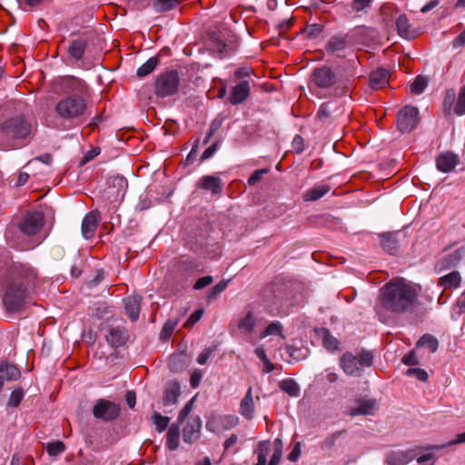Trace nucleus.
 I'll use <instances>...</instances> for the list:
<instances>
[{"label":"nucleus","instance_id":"dca6fc26","mask_svg":"<svg viewBox=\"0 0 465 465\" xmlns=\"http://www.w3.org/2000/svg\"><path fill=\"white\" fill-rule=\"evenodd\" d=\"M100 213L98 211L89 212L83 219L81 231L84 239H91L98 226Z\"/></svg>","mask_w":465,"mask_h":465},{"label":"nucleus","instance_id":"a18cd8bd","mask_svg":"<svg viewBox=\"0 0 465 465\" xmlns=\"http://www.w3.org/2000/svg\"><path fill=\"white\" fill-rule=\"evenodd\" d=\"M178 4L179 0H155L153 8L156 13H164L174 9Z\"/></svg>","mask_w":465,"mask_h":465},{"label":"nucleus","instance_id":"4c0bfd02","mask_svg":"<svg viewBox=\"0 0 465 465\" xmlns=\"http://www.w3.org/2000/svg\"><path fill=\"white\" fill-rule=\"evenodd\" d=\"M256 318L252 312H248L244 317L238 322V329L246 334H250L254 330Z\"/></svg>","mask_w":465,"mask_h":465},{"label":"nucleus","instance_id":"5701e85b","mask_svg":"<svg viewBox=\"0 0 465 465\" xmlns=\"http://www.w3.org/2000/svg\"><path fill=\"white\" fill-rule=\"evenodd\" d=\"M180 396L181 385L177 381H173L164 390L163 403L165 407L175 405L177 404Z\"/></svg>","mask_w":465,"mask_h":465},{"label":"nucleus","instance_id":"de8ad7c7","mask_svg":"<svg viewBox=\"0 0 465 465\" xmlns=\"http://www.w3.org/2000/svg\"><path fill=\"white\" fill-rule=\"evenodd\" d=\"M152 420L155 426V430L161 433L167 429L171 419L168 416H163L157 411H153L152 414Z\"/></svg>","mask_w":465,"mask_h":465},{"label":"nucleus","instance_id":"7ed1b4c3","mask_svg":"<svg viewBox=\"0 0 465 465\" xmlns=\"http://www.w3.org/2000/svg\"><path fill=\"white\" fill-rule=\"evenodd\" d=\"M35 124L24 114L10 117L0 124V143L7 148L27 144L33 138Z\"/></svg>","mask_w":465,"mask_h":465},{"label":"nucleus","instance_id":"69168bd1","mask_svg":"<svg viewBox=\"0 0 465 465\" xmlns=\"http://www.w3.org/2000/svg\"><path fill=\"white\" fill-rule=\"evenodd\" d=\"M203 315V308H199L194 311L187 321L184 322L183 326L185 328H192L196 322H198Z\"/></svg>","mask_w":465,"mask_h":465},{"label":"nucleus","instance_id":"bb28decb","mask_svg":"<svg viewBox=\"0 0 465 465\" xmlns=\"http://www.w3.org/2000/svg\"><path fill=\"white\" fill-rule=\"evenodd\" d=\"M316 335L322 340L323 346L329 351L339 350L340 341L333 337L330 331L326 328H316L314 330Z\"/></svg>","mask_w":465,"mask_h":465},{"label":"nucleus","instance_id":"ddd939ff","mask_svg":"<svg viewBox=\"0 0 465 465\" xmlns=\"http://www.w3.org/2000/svg\"><path fill=\"white\" fill-rule=\"evenodd\" d=\"M312 80L315 86L327 89L335 84L337 76L330 67L322 66L313 70Z\"/></svg>","mask_w":465,"mask_h":465},{"label":"nucleus","instance_id":"72a5a7b5","mask_svg":"<svg viewBox=\"0 0 465 465\" xmlns=\"http://www.w3.org/2000/svg\"><path fill=\"white\" fill-rule=\"evenodd\" d=\"M0 375L4 376V381H17L21 377L20 370L7 361L0 362Z\"/></svg>","mask_w":465,"mask_h":465},{"label":"nucleus","instance_id":"8fccbe9b","mask_svg":"<svg viewBox=\"0 0 465 465\" xmlns=\"http://www.w3.org/2000/svg\"><path fill=\"white\" fill-rule=\"evenodd\" d=\"M223 183L216 176H205V191L210 190L213 194H218L222 192Z\"/></svg>","mask_w":465,"mask_h":465},{"label":"nucleus","instance_id":"6e6552de","mask_svg":"<svg viewBox=\"0 0 465 465\" xmlns=\"http://www.w3.org/2000/svg\"><path fill=\"white\" fill-rule=\"evenodd\" d=\"M121 411L119 404L105 399H99L93 407V414L96 419L105 422L116 420Z\"/></svg>","mask_w":465,"mask_h":465},{"label":"nucleus","instance_id":"5fc2aeb1","mask_svg":"<svg viewBox=\"0 0 465 465\" xmlns=\"http://www.w3.org/2000/svg\"><path fill=\"white\" fill-rule=\"evenodd\" d=\"M453 113L457 115L465 114V85L460 89L458 100L454 105Z\"/></svg>","mask_w":465,"mask_h":465},{"label":"nucleus","instance_id":"c03bdc74","mask_svg":"<svg viewBox=\"0 0 465 465\" xmlns=\"http://www.w3.org/2000/svg\"><path fill=\"white\" fill-rule=\"evenodd\" d=\"M201 65L197 63L190 64L187 67L189 81L196 86H200L203 83L201 75Z\"/></svg>","mask_w":465,"mask_h":465},{"label":"nucleus","instance_id":"603ef678","mask_svg":"<svg viewBox=\"0 0 465 465\" xmlns=\"http://www.w3.org/2000/svg\"><path fill=\"white\" fill-rule=\"evenodd\" d=\"M428 85V80L422 75H419L415 78L413 83L410 85V91L413 94H420L423 93Z\"/></svg>","mask_w":465,"mask_h":465},{"label":"nucleus","instance_id":"774afa93","mask_svg":"<svg viewBox=\"0 0 465 465\" xmlns=\"http://www.w3.org/2000/svg\"><path fill=\"white\" fill-rule=\"evenodd\" d=\"M268 173V169H259L252 173L248 179V184L252 186L262 180L263 174Z\"/></svg>","mask_w":465,"mask_h":465},{"label":"nucleus","instance_id":"680f3d73","mask_svg":"<svg viewBox=\"0 0 465 465\" xmlns=\"http://www.w3.org/2000/svg\"><path fill=\"white\" fill-rule=\"evenodd\" d=\"M407 376H414L417 380L420 381H427L429 379V375L427 371L423 369L420 368H410L406 371Z\"/></svg>","mask_w":465,"mask_h":465},{"label":"nucleus","instance_id":"b1692460","mask_svg":"<svg viewBox=\"0 0 465 465\" xmlns=\"http://www.w3.org/2000/svg\"><path fill=\"white\" fill-rule=\"evenodd\" d=\"M377 409V401L374 399H361L358 401V406L351 408V416L372 415Z\"/></svg>","mask_w":465,"mask_h":465},{"label":"nucleus","instance_id":"37998d69","mask_svg":"<svg viewBox=\"0 0 465 465\" xmlns=\"http://www.w3.org/2000/svg\"><path fill=\"white\" fill-rule=\"evenodd\" d=\"M279 388L291 397H297L300 393V386L293 379H284L280 384Z\"/></svg>","mask_w":465,"mask_h":465},{"label":"nucleus","instance_id":"bf43d9fd","mask_svg":"<svg viewBox=\"0 0 465 465\" xmlns=\"http://www.w3.org/2000/svg\"><path fill=\"white\" fill-rule=\"evenodd\" d=\"M197 395L193 396L190 401L186 402V404L183 406V408L180 411L177 420L180 423H183L184 420L187 418L189 413L192 411L194 401L196 399Z\"/></svg>","mask_w":465,"mask_h":465},{"label":"nucleus","instance_id":"4d7b16f0","mask_svg":"<svg viewBox=\"0 0 465 465\" xmlns=\"http://www.w3.org/2000/svg\"><path fill=\"white\" fill-rule=\"evenodd\" d=\"M282 324L279 322H272L261 333V338H265L270 335H282Z\"/></svg>","mask_w":465,"mask_h":465},{"label":"nucleus","instance_id":"ea45409f","mask_svg":"<svg viewBox=\"0 0 465 465\" xmlns=\"http://www.w3.org/2000/svg\"><path fill=\"white\" fill-rule=\"evenodd\" d=\"M455 100H456V93L453 89H448L445 93V96L442 103L443 107V114L445 117H450L454 105H455Z\"/></svg>","mask_w":465,"mask_h":465},{"label":"nucleus","instance_id":"393cba45","mask_svg":"<svg viewBox=\"0 0 465 465\" xmlns=\"http://www.w3.org/2000/svg\"><path fill=\"white\" fill-rule=\"evenodd\" d=\"M463 255H465V247H460L440 259L436 266L440 271L450 269L455 266Z\"/></svg>","mask_w":465,"mask_h":465},{"label":"nucleus","instance_id":"cd10ccee","mask_svg":"<svg viewBox=\"0 0 465 465\" xmlns=\"http://www.w3.org/2000/svg\"><path fill=\"white\" fill-rule=\"evenodd\" d=\"M389 82V72L383 68L373 71L369 76V84L371 89L378 90L384 87Z\"/></svg>","mask_w":465,"mask_h":465},{"label":"nucleus","instance_id":"39448f33","mask_svg":"<svg viewBox=\"0 0 465 465\" xmlns=\"http://www.w3.org/2000/svg\"><path fill=\"white\" fill-rule=\"evenodd\" d=\"M373 364V354L371 351L362 350L359 356L351 352H345L340 360L342 371L350 376L360 377L363 374L364 369Z\"/></svg>","mask_w":465,"mask_h":465},{"label":"nucleus","instance_id":"423d86ee","mask_svg":"<svg viewBox=\"0 0 465 465\" xmlns=\"http://www.w3.org/2000/svg\"><path fill=\"white\" fill-rule=\"evenodd\" d=\"M180 75L174 69L160 74L153 84V93L158 98H165L178 93Z\"/></svg>","mask_w":465,"mask_h":465},{"label":"nucleus","instance_id":"e2e57ef3","mask_svg":"<svg viewBox=\"0 0 465 465\" xmlns=\"http://www.w3.org/2000/svg\"><path fill=\"white\" fill-rule=\"evenodd\" d=\"M331 113H332V111L331 109V104L324 103L320 106V108L317 112L316 117L320 121L324 122L331 116Z\"/></svg>","mask_w":465,"mask_h":465},{"label":"nucleus","instance_id":"0eeeda50","mask_svg":"<svg viewBox=\"0 0 465 465\" xmlns=\"http://www.w3.org/2000/svg\"><path fill=\"white\" fill-rule=\"evenodd\" d=\"M232 37V32L226 26L220 25L208 33V50L221 57L228 55Z\"/></svg>","mask_w":465,"mask_h":465},{"label":"nucleus","instance_id":"a878e982","mask_svg":"<svg viewBox=\"0 0 465 465\" xmlns=\"http://www.w3.org/2000/svg\"><path fill=\"white\" fill-rule=\"evenodd\" d=\"M254 401L252 396V388L250 387L241 401L239 413L246 420H252L254 417Z\"/></svg>","mask_w":465,"mask_h":465},{"label":"nucleus","instance_id":"4be33fe9","mask_svg":"<svg viewBox=\"0 0 465 465\" xmlns=\"http://www.w3.org/2000/svg\"><path fill=\"white\" fill-rule=\"evenodd\" d=\"M142 297L130 295L124 299L125 312L132 322H136L140 315Z\"/></svg>","mask_w":465,"mask_h":465},{"label":"nucleus","instance_id":"2f4dec72","mask_svg":"<svg viewBox=\"0 0 465 465\" xmlns=\"http://www.w3.org/2000/svg\"><path fill=\"white\" fill-rule=\"evenodd\" d=\"M331 187L329 184H321L312 187L303 193V200L305 202L317 201L331 191Z\"/></svg>","mask_w":465,"mask_h":465},{"label":"nucleus","instance_id":"79ce46f5","mask_svg":"<svg viewBox=\"0 0 465 465\" xmlns=\"http://www.w3.org/2000/svg\"><path fill=\"white\" fill-rule=\"evenodd\" d=\"M426 347L431 353L436 352L439 347V341L431 334H424L416 343V348Z\"/></svg>","mask_w":465,"mask_h":465},{"label":"nucleus","instance_id":"473e14b6","mask_svg":"<svg viewBox=\"0 0 465 465\" xmlns=\"http://www.w3.org/2000/svg\"><path fill=\"white\" fill-rule=\"evenodd\" d=\"M460 281L461 278L460 272L457 271H453L444 276H441L438 281V284L443 287L445 290L455 289L460 286Z\"/></svg>","mask_w":465,"mask_h":465},{"label":"nucleus","instance_id":"a19ab883","mask_svg":"<svg viewBox=\"0 0 465 465\" xmlns=\"http://www.w3.org/2000/svg\"><path fill=\"white\" fill-rule=\"evenodd\" d=\"M159 58L157 56L150 57L144 64H143L136 71V75L140 78L149 75L153 73L159 64Z\"/></svg>","mask_w":465,"mask_h":465},{"label":"nucleus","instance_id":"c756f323","mask_svg":"<svg viewBox=\"0 0 465 465\" xmlns=\"http://www.w3.org/2000/svg\"><path fill=\"white\" fill-rule=\"evenodd\" d=\"M181 424L182 423L175 421L168 429L166 434V446L170 450H175L179 447Z\"/></svg>","mask_w":465,"mask_h":465},{"label":"nucleus","instance_id":"58836bf2","mask_svg":"<svg viewBox=\"0 0 465 465\" xmlns=\"http://www.w3.org/2000/svg\"><path fill=\"white\" fill-rule=\"evenodd\" d=\"M381 246L387 252L391 254L396 253L399 248V244L395 234L392 232L383 233L381 235Z\"/></svg>","mask_w":465,"mask_h":465},{"label":"nucleus","instance_id":"e433bc0d","mask_svg":"<svg viewBox=\"0 0 465 465\" xmlns=\"http://www.w3.org/2000/svg\"><path fill=\"white\" fill-rule=\"evenodd\" d=\"M228 280H222L215 286L212 287L205 294V305L214 302L219 295L226 289Z\"/></svg>","mask_w":465,"mask_h":465},{"label":"nucleus","instance_id":"f8f14e48","mask_svg":"<svg viewBox=\"0 0 465 465\" xmlns=\"http://www.w3.org/2000/svg\"><path fill=\"white\" fill-rule=\"evenodd\" d=\"M45 215L42 212L28 213L19 223L20 231L25 235H35L43 227Z\"/></svg>","mask_w":465,"mask_h":465},{"label":"nucleus","instance_id":"338daca9","mask_svg":"<svg viewBox=\"0 0 465 465\" xmlns=\"http://www.w3.org/2000/svg\"><path fill=\"white\" fill-rule=\"evenodd\" d=\"M239 441V437L237 434H231L223 442V454L230 452L233 446H235Z\"/></svg>","mask_w":465,"mask_h":465},{"label":"nucleus","instance_id":"6e6d98bb","mask_svg":"<svg viewBox=\"0 0 465 465\" xmlns=\"http://www.w3.org/2000/svg\"><path fill=\"white\" fill-rule=\"evenodd\" d=\"M25 396L24 390L21 387L15 388L9 397V401L7 405L16 408L21 403L23 398Z\"/></svg>","mask_w":465,"mask_h":465},{"label":"nucleus","instance_id":"49530a36","mask_svg":"<svg viewBox=\"0 0 465 465\" xmlns=\"http://www.w3.org/2000/svg\"><path fill=\"white\" fill-rule=\"evenodd\" d=\"M271 450V443L269 440L261 441L257 450V463L255 465H266L267 455Z\"/></svg>","mask_w":465,"mask_h":465},{"label":"nucleus","instance_id":"c85d7f7f","mask_svg":"<svg viewBox=\"0 0 465 465\" xmlns=\"http://www.w3.org/2000/svg\"><path fill=\"white\" fill-rule=\"evenodd\" d=\"M62 84L69 92L75 93V94H83L87 90L86 83L74 76H65L63 79Z\"/></svg>","mask_w":465,"mask_h":465},{"label":"nucleus","instance_id":"2eb2a0df","mask_svg":"<svg viewBox=\"0 0 465 465\" xmlns=\"http://www.w3.org/2000/svg\"><path fill=\"white\" fill-rule=\"evenodd\" d=\"M350 35H353V44L358 43L366 45L375 42L378 36L376 29L366 26L356 27L350 32Z\"/></svg>","mask_w":465,"mask_h":465},{"label":"nucleus","instance_id":"f3484780","mask_svg":"<svg viewBox=\"0 0 465 465\" xmlns=\"http://www.w3.org/2000/svg\"><path fill=\"white\" fill-rule=\"evenodd\" d=\"M417 457L416 450L390 451L386 455L388 465H406Z\"/></svg>","mask_w":465,"mask_h":465},{"label":"nucleus","instance_id":"a211bd4d","mask_svg":"<svg viewBox=\"0 0 465 465\" xmlns=\"http://www.w3.org/2000/svg\"><path fill=\"white\" fill-rule=\"evenodd\" d=\"M202 144H203V142H202L200 136L193 139L191 150L183 162L185 167L200 166L203 161V151L200 150Z\"/></svg>","mask_w":465,"mask_h":465},{"label":"nucleus","instance_id":"9d476101","mask_svg":"<svg viewBox=\"0 0 465 465\" xmlns=\"http://www.w3.org/2000/svg\"><path fill=\"white\" fill-rule=\"evenodd\" d=\"M239 424V418L235 415H219L212 414L209 418L206 428L215 433H219L223 430H228Z\"/></svg>","mask_w":465,"mask_h":465},{"label":"nucleus","instance_id":"4468645a","mask_svg":"<svg viewBox=\"0 0 465 465\" xmlns=\"http://www.w3.org/2000/svg\"><path fill=\"white\" fill-rule=\"evenodd\" d=\"M129 331L124 326L113 327L106 335V341L112 348H120L126 344L129 340Z\"/></svg>","mask_w":465,"mask_h":465},{"label":"nucleus","instance_id":"864d4df0","mask_svg":"<svg viewBox=\"0 0 465 465\" xmlns=\"http://www.w3.org/2000/svg\"><path fill=\"white\" fill-rule=\"evenodd\" d=\"M273 445L274 451L268 465H278L282 459L283 450V444L282 440L275 439Z\"/></svg>","mask_w":465,"mask_h":465},{"label":"nucleus","instance_id":"0e129e2a","mask_svg":"<svg viewBox=\"0 0 465 465\" xmlns=\"http://www.w3.org/2000/svg\"><path fill=\"white\" fill-rule=\"evenodd\" d=\"M176 324H177L176 322L168 320L164 323V325L161 331V334H160L161 339H163V340L169 339L171 337V335L173 334V332L176 327Z\"/></svg>","mask_w":465,"mask_h":465},{"label":"nucleus","instance_id":"13d9d810","mask_svg":"<svg viewBox=\"0 0 465 465\" xmlns=\"http://www.w3.org/2000/svg\"><path fill=\"white\" fill-rule=\"evenodd\" d=\"M64 450L65 446L60 440L50 442L46 446V451L50 456H57L63 453Z\"/></svg>","mask_w":465,"mask_h":465},{"label":"nucleus","instance_id":"aec40b11","mask_svg":"<svg viewBox=\"0 0 465 465\" xmlns=\"http://www.w3.org/2000/svg\"><path fill=\"white\" fill-rule=\"evenodd\" d=\"M202 420L199 416L192 417L183 430V439L187 443H192L200 437Z\"/></svg>","mask_w":465,"mask_h":465},{"label":"nucleus","instance_id":"7c9ffc66","mask_svg":"<svg viewBox=\"0 0 465 465\" xmlns=\"http://www.w3.org/2000/svg\"><path fill=\"white\" fill-rule=\"evenodd\" d=\"M86 45L87 43L84 39H74L70 43L67 52L72 58L76 61H80L84 58Z\"/></svg>","mask_w":465,"mask_h":465},{"label":"nucleus","instance_id":"c9c22d12","mask_svg":"<svg viewBox=\"0 0 465 465\" xmlns=\"http://www.w3.org/2000/svg\"><path fill=\"white\" fill-rule=\"evenodd\" d=\"M398 34L404 38H413L414 32L411 30L410 21L405 14L401 15L396 20Z\"/></svg>","mask_w":465,"mask_h":465},{"label":"nucleus","instance_id":"f257e3e1","mask_svg":"<svg viewBox=\"0 0 465 465\" xmlns=\"http://www.w3.org/2000/svg\"><path fill=\"white\" fill-rule=\"evenodd\" d=\"M37 277L28 263L13 262L8 267L2 289L3 305L8 313L19 312L30 302Z\"/></svg>","mask_w":465,"mask_h":465},{"label":"nucleus","instance_id":"052dcab7","mask_svg":"<svg viewBox=\"0 0 465 465\" xmlns=\"http://www.w3.org/2000/svg\"><path fill=\"white\" fill-rule=\"evenodd\" d=\"M323 30V26L320 24H312L305 26L303 29V34L308 38H314L318 36Z\"/></svg>","mask_w":465,"mask_h":465},{"label":"nucleus","instance_id":"412c9836","mask_svg":"<svg viewBox=\"0 0 465 465\" xmlns=\"http://www.w3.org/2000/svg\"><path fill=\"white\" fill-rule=\"evenodd\" d=\"M459 163L458 155L450 152L441 153L436 158L437 169L442 173L451 172Z\"/></svg>","mask_w":465,"mask_h":465},{"label":"nucleus","instance_id":"6ab92c4d","mask_svg":"<svg viewBox=\"0 0 465 465\" xmlns=\"http://www.w3.org/2000/svg\"><path fill=\"white\" fill-rule=\"evenodd\" d=\"M250 84L246 80H242L233 87H232L229 95V102L232 104H239L243 103L250 95Z\"/></svg>","mask_w":465,"mask_h":465},{"label":"nucleus","instance_id":"09e8293b","mask_svg":"<svg viewBox=\"0 0 465 465\" xmlns=\"http://www.w3.org/2000/svg\"><path fill=\"white\" fill-rule=\"evenodd\" d=\"M346 434V430H337L332 432L331 434L328 435L322 442H321V449L322 450H329L331 448L334 447L336 440L341 438V436Z\"/></svg>","mask_w":465,"mask_h":465},{"label":"nucleus","instance_id":"1a4fd4ad","mask_svg":"<svg viewBox=\"0 0 465 465\" xmlns=\"http://www.w3.org/2000/svg\"><path fill=\"white\" fill-rule=\"evenodd\" d=\"M419 122V110L415 106L406 105L398 113L397 124L401 133L411 132L417 127Z\"/></svg>","mask_w":465,"mask_h":465},{"label":"nucleus","instance_id":"3c124183","mask_svg":"<svg viewBox=\"0 0 465 465\" xmlns=\"http://www.w3.org/2000/svg\"><path fill=\"white\" fill-rule=\"evenodd\" d=\"M201 263L196 262L193 260L186 259L182 263L183 270L189 275V276H197L199 273H201L202 269Z\"/></svg>","mask_w":465,"mask_h":465},{"label":"nucleus","instance_id":"9b49d317","mask_svg":"<svg viewBox=\"0 0 465 465\" xmlns=\"http://www.w3.org/2000/svg\"><path fill=\"white\" fill-rule=\"evenodd\" d=\"M353 45V35L348 34H336L332 35L326 43L325 50L329 54H336L339 57L343 56L346 49Z\"/></svg>","mask_w":465,"mask_h":465},{"label":"nucleus","instance_id":"f03ea898","mask_svg":"<svg viewBox=\"0 0 465 465\" xmlns=\"http://www.w3.org/2000/svg\"><path fill=\"white\" fill-rule=\"evenodd\" d=\"M416 289L403 278H393L381 289V306L391 312L402 313L417 302Z\"/></svg>","mask_w":465,"mask_h":465},{"label":"nucleus","instance_id":"f704fd0d","mask_svg":"<svg viewBox=\"0 0 465 465\" xmlns=\"http://www.w3.org/2000/svg\"><path fill=\"white\" fill-rule=\"evenodd\" d=\"M188 356L185 353H175L171 355L168 367L172 372H178L188 366Z\"/></svg>","mask_w":465,"mask_h":465},{"label":"nucleus","instance_id":"20e7f679","mask_svg":"<svg viewBox=\"0 0 465 465\" xmlns=\"http://www.w3.org/2000/svg\"><path fill=\"white\" fill-rule=\"evenodd\" d=\"M56 115L65 122L84 123L91 114L85 99L79 94H69L57 102L54 106Z\"/></svg>","mask_w":465,"mask_h":465}]
</instances>
